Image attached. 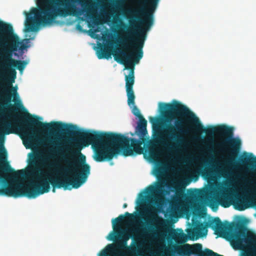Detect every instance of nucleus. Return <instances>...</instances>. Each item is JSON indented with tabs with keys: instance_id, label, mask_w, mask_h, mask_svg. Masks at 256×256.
<instances>
[{
	"instance_id": "1",
	"label": "nucleus",
	"mask_w": 256,
	"mask_h": 256,
	"mask_svg": "<svg viewBox=\"0 0 256 256\" xmlns=\"http://www.w3.org/2000/svg\"><path fill=\"white\" fill-rule=\"evenodd\" d=\"M80 139H72L74 150L63 156L66 166L56 164L54 172H44L38 164L40 156L36 153V198L50 190V184L55 188L70 190V186L78 188L84 184L90 174V166L86 162V157L80 152L82 146L92 144L94 150V159L97 162L111 160L120 152L125 156L140 154L143 152L142 144L144 139L129 138L121 134L98 132L85 130Z\"/></svg>"
},
{
	"instance_id": "2",
	"label": "nucleus",
	"mask_w": 256,
	"mask_h": 256,
	"mask_svg": "<svg viewBox=\"0 0 256 256\" xmlns=\"http://www.w3.org/2000/svg\"><path fill=\"white\" fill-rule=\"evenodd\" d=\"M160 110L168 122L176 119L174 125L168 124L164 131V137L176 132H188V124L194 125L198 132H202L207 135L212 136L215 133L226 136L224 140L218 144V148L228 154V164L235 160L241 148L242 142L238 138H233V128L224 125L217 126H210L204 128L198 118L189 108L180 102L173 100L172 104L160 102Z\"/></svg>"
},
{
	"instance_id": "3",
	"label": "nucleus",
	"mask_w": 256,
	"mask_h": 256,
	"mask_svg": "<svg viewBox=\"0 0 256 256\" xmlns=\"http://www.w3.org/2000/svg\"><path fill=\"white\" fill-rule=\"evenodd\" d=\"M18 43L12 26L0 20V46L2 48L0 56V94L8 102L11 101L12 96L14 99L18 96L17 88L12 86L16 76V68L22 73L28 64L26 60L12 58L13 53L18 50Z\"/></svg>"
},
{
	"instance_id": "4",
	"label": "nucleus",
	"mask_w": 256,
	"mask_h": 256,
	"mask_svg": "<svg viewBox=\"0 0 256 256\" xmlns=\"http://www.w3.org/2000/svg\"><path fill=\"white\" fill-rule=\"evenodd\" d=\"M38 0V8H33L31 12L27 14L25 24V32L37 30L36 20L42 26L54 22L58 16H79L84 12L88 16L92 14L93 8L91 4L82 0Z\"/></svg>"
},
{
	"instance_id": "5",
	"label": "nucleus",
	"mask_w": 256,
	"mask_h": 256,
	"mask_svg": "<svg viewBox=\"0 0 256 256\" xmlns=\"http://www.w3.org/2000/svg\"><path fill=\"white\" fill-rule=\"evenodd\" d=\"M208 227L214 230L216 234L220 236L226 230H238L234 243L238 248L242 249L244 246L246 248L247 251L244 252L242 256H256V234L250 233L245 235L244 231L246 228L242 224H230L227 221L223 223L218 217L210 220L206 224L200 222L196 224L192 229L188 231L190 239L194 240L206 236L208 232Z\"/></svg>"
},
{
	"instance_id": "6",
	"label": "nucleus",
	"mask_w": 256,
	"mask_h": 256,
	"mask_svg": "<svg viewBox=\"0 0 256 256\" xmlns=\"http://www.w3.org/2000/svg\"><path fill=\"white\" fill-rule=\"evenodd\" d=\"M160 0H138L142 6L134 10H128L131 14H140L144 18L140 20L134 16L129 19L130 27L128 28L127 36L124 38L122 44L124 48H143L146 36V32L154 24V13Z\"/></svg>"
},
{
	"instance_id": "7",
	"label": "nucleus",
	"mask_w": 256,
	"mask_h": 256,
	"mask_svg": "<svg viewBox=\"0 0 256 256\" xmlns=\"http://www.w3.org/2000/svg\"><path fill=\"white\" fill-rule=\"evenodd\" d=\"M39 117L35 116L32 117L28 113V117H26L22 122V128L20 138L22 140L23 144L26 148H32L35 146L36 142L38 140V136L36 134L34 127L40 128L46 131H51L52 134L55 133V138L54 140H58L57 132L62 131L70 132V128L74 126L59 122H53L50 123L43 122L38 120Z\"/></svg>"
},
{
	"instance_id": "8",
	"label": "nucleus",
	"mask_w": 256,
	"mask_h": 256,
	"mask_svg": "<svg viewBox=\"0 0 256 256\" xmlns=\"http://www.w3.org/2000/svg\"><path fill=\"white\" fill-rule=\"evenodd\" d=\"M134 218V216L132 214L128 212H126L124 216L120 214L116 218L112 220V228L114 231L108 234L107 238L110 240H114L115 238H116V234H118L120 240L116 243L115 246L112 244H108L106 250H102L99 253L98 256H110L108 254V252H117L118 256H126L124 252L118 250H124L130 253L136 251L135 246H129L127 245V242L130 238H134L130 234L132 232V230H130L128 232H123L121 233L122 223L126 222L127 220H130Z\"/></svg>"
},
{
	"instance_id": "9",
	"label": "nucleus",
	"mask_w": 256,
	"mask_h": 256,
	"mask_svg": "<svg viewBox=\"0 0 256 256\" xmlns=\"http://www.w3.org/2000/svg\"><path fill=\"white\" fill-rule=\"evenodd\" d=\"M172 247L174 252L180 256H210L212 252V250L208 248L202 250V246L200 243L174 245Z\"/></svg>"
},
{
	"instance_id": "10",
	"label": "nucleus",
	"mask_w": 256,
	"mask_h": 256,
	"mask_svg": "<svg viewBox=\"0 0 256 256\" xmlns=\"http://www.w3.org/2000/svg\"><path fill=\"white\" fill-rule=\"evenodd\" d=\"M188 132H176L170 134V135L165 136L168 141L172 142L170 144H168L164 137L162 136L160 132H156L154 136V142L159 144H166L170 149L174 150H182L184 148L185 144V138L184 134Z\"/></svg>"
},
{
	"instance_id": "11",
	"label": "nucleus",
	"mask_w": 256,
	"mask_h": 256,
	"mask_svg": "<svg viewBox=\"0 0 256 256\" xmlns=\"http://www.w3.org/2000/svg\"><path fill=\"white\" fill-rule=\"evenodd\" d=\"M220 205L226 208L232 204L235 209L242 211L249 208V201L248 198L244 196H240L232 200L230 196L226 193H222L218 196Z\"/></svg>"
},
{
	"instance_id": "12",
	"label": "nucleus",
	"mask_w": 256,
	"mask_h": 256,
	"mask_svg": "<svg viewBox=\"0 0 256 256\" xmlns=\"http://www.w3.org/2000/svg\"><path fill=\"white\" fill-rule=\"evenodd\" d=\"M148 215L150 218V233L148 235L152 238L163 236L165 234L164 230L166 227L164 220L155 213L148 212Z\"/></svg>"
},
{
	"instance_id": "13",
	"label": "nucleus",
	"mask_w": 256,
	"mask_h": 256,
	"mask_svg": "<svg viewBox=\"0 0 256 256\" xmlns=\"http://www.w3.org/2000/svg\"><path fill=\"white\" fill-rule=\"evenodd\" d=\"M4 114L5 109L0 108V138H3L5 135L14 133L11 123L4 118Z\"/></svg>"
},
{
	"instance_id": "14",
	"label": "nucleus",
	"mask_w": 256,
	"mask_h": 256,
	"mask_svg": "<svg viewBox=\"0 0 256 256\" xmlns=\"http://www.w3.org/2000/svg\"><path fill=\"white\" fill-rule=\"evenodd\" d=\"M139 120V122L136 128V133L140 138V140H143L144 138L148 134L147 121L144 118H140Z\"/></svg>"
},
{
	"instance_id": "15",
	"label": "nucleus",
	"mask_w": 256,
	"mask_h": 256,
	"mask_svg": "<svg viewBox=\"0 0 256 256\" xmlns=\"http://www.w3.org/2000/svg\"><path fill=\"white\" fill-rule=\"evenodd\" d=\"M240 162L244 165L246 166L248 168L256 172V157L252 158V159L248 158L247 156L242 158Z\"/></svg>"
},
{
	"instance_id": "16",
	"label": "nucleus",
	"mask_w": 256,
	"mask_h": 256,
	"mask_svg": "<svg viewBox=\"0 0 256 256\" xmlns=\"http://www.w3.org/2000/svg\"><path fill=\"white\" fill-rule=\"evenodd\" d=\"M100 50L101 52L98 51V58L99 59L106 58L108 59L112 54L108 46H104L100 48Z\"/></svg>"
},
{
	"instance_id": "17",
	"label": "nucleus",
	"mask_w": 256,
	"mask_h": 256,
	"mask_svg": "<svg viewBox=\"0 0 256 256\" xmlns=\"http://www.w3.org/2000/svg\"><path fill=\"white\" fill-rule=\"evenodd\" d=\"M166 185L164 180H162L158 182L155 186H151L150 188V191L151 192H162L164 186Z\"/></svg>"
},
{
	"instance_id": "18",
	"label": "nucleus",
	"mask_w": 256,
	"mask_h": 256,
	"mask_svg": "<svg viewBox=\"0 0 256 256\" xmlns=\"http://www.w3.org/2000/svg\"><path fill=\"white\" fill-rule=\"evenodd\" d=\"M176 241L179 244H184L188 241V236L184 232L180 233L176 236Z\"/></svg>"
},
{
	"instance_id": "19",
	"label": "nucleus",
	"mask_w": 256,
	"mask_h": 256,
	"mask_svg": "<svg viewBox=\"0 0 256 256\" xmlns=\"http://www.w3.org/2000/svg\"><path fill=\"white\" fill-rule=\"evenodd\" d=\"M219 204L218 196L215 198L211 199L209 201V206L214 211L217 210Z\"/></svg>"
},
{
	"instance_id": "20",
	"label": "nucleus",
	"mask_w": 256,
	"mask_h": 256,
	"mask_svg": "<svg viewBox=\"0 0 256 256\" xmlns=\"http://www.w3.org/2000/svg\"><path fill=\"white\" fill-rule=\"evenodd\" d=\"M50 143L52 145V148L50 149V151L52 152H59L60 148V144L59 143L58 141L50 140Z\"/></svg>"
},
{
	"instance_id": "21",
	"label": "nucleus",
	"mask_w": 256,
	"mask_h": 256,
	"mask_svg": "<svg viewBox=\"0 0 256 256\" xmlns=\"http://www.w3.org/2000/svg\"><path fill=\"white\" fill-rule=\"evenodd\" d=\"M34 38H26L24 40L25 42H20L19 38L18 37V49L21 50H23L26 48H28L29 46L27 45V44L29 42L30 40H34Z\"/></svg>"
},
{
	"instance_id": "22",
	"label": "nucleus",
	"mask_w": 256,
	"mask_h": 256,
	"mask_svg": "<svg viewBox=\"0 0 256 256\" xmlns=\"http://www.w3.org/2000/svg\"><path fill=\"white\" fill-rule=\"evenodd\" d=\"M132 112L133 114L135 116L138 118L139 119L144 118L143 116L141 114L138 108H137L136 106H134L132 108Z\"/></svg>"
},
{
	"instance_id": "23",
	"label": "nucleus",
	"mask_w": 256,
	"mask_h": 256,
	"mask_svg": "<svg viewBox=\"0 0 256 256\" xmlns=\"http://www.w3.org/2000/svg\"><path fill=\"white\" fill-rule=\"evenodd\" d=\"M150 122H152V124L154 125L156 122H158V118L150 117Z\"/></svg>"
},
{
	"instance_id": "24",
	"label": "nucleus",
	"mask_w": 256,
	"mask_h": 256,
	"mask_svg": "<svg viewBox=\"0 0 256 256\" xmlns=\"http://www.w3.org/2000/svg\"><path fill=\"white\" fill-rule=\"evenodd\" d=\"M220 172H221L222 175V176L224 177H225L228 174V172H227V171H226L225 170H220Z\"/></svg>"
},
{
	"instance_id": "25",
	"label": "nucleus",
	"mask_w": 256,
	"mask_h": 256,
	"mask_svg": "<svg viewBox=\"0 0 256 256\" xmlns=\"http://www.w3.org/2000/svg\"><path fill=\"white\" fill-rule=\"evenodd\" d=\"M156 172L158 174H160L162 172V169L160 168H158L157 170H156Z\"/></svg>"
},
{
	"instance_id": "26",
	"label": "nucleus",
	"mask_w": 256,
	"mask_h": 256,
	"mask_svg": "<svg viewBox=\"0 0 256 256\" xmlns=\"http://www.w3.org/2000/svg\"><path fill=\"white\" fill-rule=\"evenodd\" d=\"M127 206H128V204H127L124 203V204H123V208H126Z\"/></svg>"
},
{
	"instance_id": "27",
	"label": "nucleus",
	"mask_w": 256,
	"mask_h": 256,
	"mask_svg": "<svg viewBox=\"0 0 256 256\" xmlns=\"http://www.w3.org/2000/svg\"><path fill=\"white\" fill-rule=\"evenodd\" d=\"M154 154V152H153V151H152V150H150V156H152V154Z\"/></svg>"
},
{
	"instance_id": "28",
	"label": "nucleus",
	"mask_w": 256,
	"mask_h": 256,
	"mask_svg": "<svg viewBox=\"0 0 256 256\" xmlns=\"http://www.w3.org/2000/svg\"><path fill=\"white\" fill-rule=\"evenodd\" d=\"M124 28H128V26H127V25H126V24H124Z\"/></svg>"
}]
</instances>
